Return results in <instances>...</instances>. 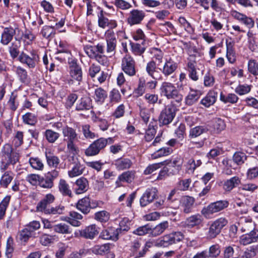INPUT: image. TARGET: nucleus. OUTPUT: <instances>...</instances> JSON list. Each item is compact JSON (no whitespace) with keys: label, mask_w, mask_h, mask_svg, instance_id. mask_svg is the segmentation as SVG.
Listing matches in <instances>:
<instances>
[{"label":"nucleus","mask_w":258,"mask_h":258,"mask_svg":"<svg viewBox=\"0 0 258 258\" xmlns=\"http://www.w3.org/2000/svg\"><path fill=\"white\" fill-rule=\"evenodd\" d=\"M220 99L224 103H230L231 104H234L238 101L239 98L234 93H229L227 95H225L221 93L220 94Z\"/></svg>","instance_id":"09e8293b"},{"label":"nucleus","mask_w":258,"mask_h":258,"mask_svg":"<svg viewBox=\"0 0 258 258\" xmlns=\"http://www.w3.org/2000/svg\"><path fill=\"white\" fill-rule=\"evenodd\" d=\"M19 61L27 64L30 68H34L39 61V57L36 50L32 49L30 50V55L22 52L19 56Z\"/></svg>","instance_id":"9d476101"},{"label":"nucleus","mask_w":258,"mask_h":258,"mask_svg":"<svg viewBox=\"0 0 258 258\" xmlns=\"http://www.w3.org/2000/svg\"><path fill=\"white\" fill-rule=\"evenodd\" d=\"M108 142L111 143L112 139L111 138H108V139L101 138L95 141L85 150L86 155L87 156H92L97 155L100 150L106 147Z\"/></svg>","instance_id":"0eeeda50"},{"label":"nucleus","mask_w":258,"mask_h":258,"mask_svg":"<svg viewBox=\"0 0 258 258\" xmlns=\"http://www.w3.org/2000/svg\"><path fill=\"white\" fill-rule=\"evenodd\" d=\"M247 70L248 72L254 76H257L258 61L253 58L250 59L247 63Z\"/></svg>","instance_id":"5fc2aeb1"},{"label":"nucleus","mask_w":258,"mask_h":258,"mask_svg":"<svg viewBox=\"0 0 258 258\" xmlns=\"http://www.w3.org/2000/svg\"><path fill=\"white\" fill-rule=\"evenodd\" d=\"M177 109L173 104L167 105L160 112L158 120L160 125H165L170 123L176 115Z\"/></svg>","instance_id":"423d86ee"},{"label":"nucleus","mask_w":258,"mask_h":258,"mask_svg":"<svg viewBox=\"0 0 258 258\" xmlns=\"http://www.w3.org/2000/svg\"><path fill=\"white\" fill-rule=\"evenodd\" d=\"M240 223L241 225V230L243 232H248L253 229L255 226L252 219L249 217H241Z\"/></svg>","instance_id":"f704fd0d"},{"label":"nucleus","mask_w":258,"mask_h":258,"mask_svg":"<svg viewBox=\"0 0 258 258\" xmlns=\"http://www.w3.org/2000/svg\"><path fill=\"white\" fill-rule=\"evenodd\" d=\"M200 95L196 90H191L185 98V103L187 105H192L199 99Z\"/></svg>","instance_id":"a18cd8bd"},{"label":"nucleus","mask_w":258,"mask_h":258,"mask_svg":"<svg viewBox=\"0 0 258 258\" xmlns=\"http://www.w3.org/2000/svg\"><path fill=\"white\" fill-rule=\"evenodd\" d=\"M119 230L112 227L103 230L100 233V237L105 240L116 241L118 239Z\"/></svg>","instance_id":"a878e982"},{"label":"nucleus","mask_w":258,"mask_h":258,"mask_svg":"<svg viewBox=\"0 0 258 258\" xmlns=\"http://www.w3.org/2000/svg\"><path fill=\"white\" fill-rule=\"evenodd\" d=\"M62 133L69 152L73 154L78 153L79 149L76 143L79 140L78 134L75 130L68 126H65L62 128Z\"/></svg>","instance_id":"7ed1b4c3"},{"label":"nucleus","mask_w":258,"mask_h":258,"mask_svg":"<svg viewBox=\"0 0 258 258\" xmlns=\"http://www.w3.org/2000/svg\"><path fill=\"white\" fill-rule=\"evenodd\" d=\"M19 154L13 150L12 146L9 144H5L1 151L0 170L5 171L11 169L19 162Z\"/></svg>","instance_id":"f257e3e1"},{"label":"nucleus","mask_w":258,"mask_h":258,"mask_svg":"<svg viewBox=\"0 0 258 258\" xmlns=\"http://www.w3.org/2000/svg\"><path fill=\"white\" fill-rule=\"evenodd\" d=\"M154 110V108L147 109L145 107L140 106V114L144 122L147 123L149 120L151 112Z\"/></svg>","instance_id":"680f3d73"},{"label":"nucleus","mask_w":258,"mask_h":258,"mask_svg":"<svg viewBox=\"0 0 258 258\" xmlns=\"http://www.w3.org/2000/svg\"><path fill=\"white\" fill-rule=\"evenodd\" d=\"M54 196L51 194H48L38 203L36 206L37 211L46 214L49 210L48 206L54 202Z\"/></svg>","instance_id":"aec40b11"},{"label":"nucleus","mask_w":258,"mask_h":258,"mask_svg":"<svg viewBox=\"0 0 258 258\" xmlns=\"http://www.w3.org/2000/svg\"><path fill=\"white\" fill-rule=\"evenodd\" d=\"M76 207L77 209L83 213L87 214L91 209L90 199L88 197H85L79 200Z\"/></svg>","instance_id":"c756f323"},{"label":"nucleus","mask_w":258,"mask_h":258,"mask_svg":"<svg viewBox=\"0 0 258 258\" xmlns=\"http://www.w3.org/2000/svg\"><path fill=\"white\" fill-rule=\"evenodd\" d=\"M146 80L144 77H141L139 79L138 88L135 90V92L138 96H142L145 92Z\"/></svg>","instance_id":"774afa93"},{"label":"nucleus","mask_w":258,"mask_h":258,"mask_svg":"<svg viewBox=\"0 0 258 258\" xmlns=\"http://www.w3.org/2000/svg\"><path fill=\"white\" fill-rule=\"evenodd\" d=\"M151 53L153 56V59L147 63L146 71L152 79L161 80L162 75L160 74L158 68L164 62L163 61L164 53L157 48H153Z\"/></svg>","instance_id":"f03ea898"},{"label":"nucleus","mask_w":258,"mask_h":258,"mask_svg":"<svg viewBox=\"0 0 258 258\" xmlns=\"http://www.w3.org/2000/svg\"><path fill=\"white\" fill-rule=\"evenodd\" d=\"M109 249V244H104L102 245H95L92 248V251L94 254L103 255L108 252Z\"/></svg>","instance_id":"864d4df0"},{"label":"nucleus","mask_w":258,"mask_h":258,"mask_svg":"<svg viewBox=\"0 0 258 258\" xmlns=\"http://www.w3.org/2000/svg\"><path fill=\"white\" fill-rule=\"evenodd\" d=\"M230 14L233 18L244 25L247 28L251 29L254 27V21L251 17H247L236 10H232Z\"/></svg>","instance_id":"dca6fc26"},{"label":"nucleus","mask_w":258,"mask_h":258,"mask_svg":"<svg viewBox=\"0 0 258 258\" xmlns=\"http://www.w3.org/2000/svg\"><path fill=\"white\" fill-rule=\"evenodd\" d=\"M141 245V243L139 241V240H135L132 243V245L131 246V254L135 258H140L141 257H143L144 255H140V253L142 252V250L138 251L140 246Z\"/></svg>","instance_id":"de8ad7c7"},{"label":"nucleus","mask_w":258,"mask_h":258,"mask_svg":"<svg viewBox=\"0 0 258 258\" xmlns=\"http://www.w3.org/2000/svg\"><path fill=\"white\" fill-rule=\"evenodd\" d=\"M195 1L206 10L209 9L210 6L216 12H220L221 10L217 0H195Z\"/></svg>","instance_id":"bb28decb"},{"label":"nucleus","mask_w":258,"mask_h":258,"mask_svg":"<svg viewBox=\"0 0 258 258\" xmlns=\"http://www.w3.org/2000/svg\"><path fill=\"white\" fill-rule=\"evenodd\" d=\"M145 17V13L143 10L133 9L130 11L127 18V22L130 26L141 24Z\"/></svg>","instance_id":"2eb2a0df"},{"label":"nucleus","mask_w":258,"mask_h":258,"mask_svg":"<svg viewBox=\"0 0 258 258\" xmlns=\"http://www.w3.org/2000/svg\"><path fill=\"white\" fill-rule=\"evenodd\" d=\"M23 122L26 124L34 125L37 121V119L35 114L30 112L26 113L22 116Z\"/></svg>","instance_id":"e2e57ef3"},{"label":"nucleus","mask_w":258,"mask_h":258,"mask_svg":"<svg viewBox=\"0 0 258 258\" xmlns=\"http://www.w3.org/2000/svg\"><path fill=\"white\" fill-rule=\"evenodd\" d=\"M53 230L56 233L62 234H70L72 232V229L68 224L61 223L53 226Z\"/></svg>","instance_id":"58836bf2"},{"label":"nucleus","mask_w":258,"mask_h":258,"mask_svg":"<svg viewBox=\"0 0 258 258\" xmlns=\"http://www.w3.org/2000/svg\"><path fill=\"white\" fill-rule=\"evenodd\" d=\"M10 197L7 196L0 203V220L5 218L7 209L9 205Z\"/></svg>","instance_id":"6e6d98bb"},{"label":"nucleus","mask_w":258,"mask_h":258,"mask_svg":"<svg viewBox=\"0 0 258 258\" xmlns=\"http://www.w3.org/2000/svg\"><path fill=\"white\" fill-rule=\"evenodd\" d=\"M58 188L60 193L64 197H72L73 194L69 184L64 179H60L58 183Z\"/></svg>","instance_id":"2f4dec72"},{"label":"nucleus","mask_w":258,"mask_h":258,"mask_svg":"<svg viewBox=\"0 0 258 258\" xmlns=\"http://www.w3.org/2000/svg\"><path fill=\"white\" fill-rule=\"evenodd\" d=\"M19 30V26L16 23H13L9 27H5L1 34V43L4 45H8Z\"/></svg>","instance_id":"1a4fd4ad"},{"label":"nucleus","mask_w":258,"mask_h":258,"mask_svg":"<svg viewBox=\"0 0 258 258\" xmlns=\"http://www.w3.org/2000/svg\"><path fill=\"white\" fill-rule=\"evenodd\" d=\"M252 86L247 84H240L235 89L236 93L240 96L248 94L251 91Z\"/></svg>","instance_id":"13d9d810"},{"label":"nucleus","mask_w":258,"mask_h":258,"mask_svg":"<svg viewBox=\"0 0 258 258\" xmlns=\"http://www.w3.org/2000/svg\"><path fill=\"white\" fill-rule=\"evenodd\" d=\"M169 227V223L164 221L152 228V236L156 237L163 233Z\"/></svg>","instance_id":"a19ab883"},{"label":"nucleus","mask_w":258,"mask_h":258,"mask_svg":"<svg viewBox=\"0 0 258 258\" xmlns=\"http://www.w3.org/2000/svg\"><path fill=\"white\" fill-rule=\"evenodd\" d=\"M38 185L43 188L50 189L53 186L54 183L48 176L45 174L43 177L40 176Z\"/></svg>","instance_id":"603ef678"},{"label":"nucleus","mask_w":258,"mask_h":258,"mask_svg":"<svg viewBox=\"0 0 258 258\" xmlns=\"http://www.w3.org/2000/svg\"><path fill=\"white\" fill-rule=\"evenodd\" d=\"M177 64L174 62L173 59L170 58L166 59L165 61L159 67L158 70L160 74L162 73L165 77H168L172 75L177 69Z\"/></svg>","instance_id":"4468645a"},{"label":"nucleus","mask_w":258,"mask_h":258,"mask_svg":"<svg viewBox=\"0 0 258 258\" xmlns=\"http://www.w3.org/2000/svg\"><path fill=\"white\" fill-rule=\"evenodd\" d=\"M221 253L220 246L219 244H216L211 245L208 252V258H216Z\"/></svg>","instance_id":"052dcab7"},{"label":"nucleus","mask_w":258,"mask_h":258,"mask_svg":"<svg viewBox=\"0 0 258 258\" xmlns=\"http://www.w3.org/2000/svg\"><path fill=\"white\" fill-rule=\"evenodd\" d=\"M203 221L202 216L199 214L192 215L180 223V226L183 227L189 228H193L200 225Z\"/></svg>","instance_id":"393cba45"},{"label":"nucleus","mask_w":258,"mask_h":258,"mask_svg":"<svg viewBox=\"0 0 258 258\" xmlns=\"http://www.w3.org/2000/svg\"><path fill=\"white\" fill-rule=\"evenodd\" d=\"M114 165L118 170H123L131 167L132 162L128 158H121L115 161Z\"/></svg>","instance_id":"e433bc0d"},{"label":"nucleus","mask_w":258,"mask_h":258,"mask_svg":"<svg viewBox=\"0 0 258 258\" xmlns=\"http://www.w3.org/2000/svg\"><path fill=\"white\" fill-rule=\"evenodd\" d=\"M99 233L98 228L95 224H91L84 229L79 231V233H75V235L78 234L82 237L86 239H93Z\"/></svg>","instance_id":"a211bd4d"},{"label":"nucleus","mask_w":258,"mask_h":258,"mask_svg":"<svg viewBox=\"0 0 258 258\" xmlns=\"http://www.w3.org/2000/svg\"><path fill=\"white\" fill-rule=\"evenodd\" d=\"M184 238V235L181 232H174L156 239L155 246L157 247H167L170 245L180 242Z\"/></svg>","instance_id":"20e7f679"},{"label":"nucleus","mask_w":258,"mask_h":258,"mask_svg":"<svg viewBox=\"0 0 258 258\" xmlns=\"http://www.w3.org/2000/svg\"><path fill=\"white\" fill-rule=\"evenodd\" d=\"M25 227L28 229L29 231H32L33 237H37L38 236V233H36V231L40 227V224L39 221H33L27 224Z\"/></svg>","instance_id":"0e129e2a"},{"label":"nucleus","mask_w":258,"mask_h":258,"mask_svg":"<svg viewBox=\"0 0 258 258\" xmlns=\"http://www.w3.org/2000/svg\"><path fill=\"white\" fill-rule=\"evenodd\" d=\"M70 76L71 79L69 81L70 84H73L74 81L80 82L82 80V71L81 67L77 64L76 60L69 61Z\"/></svg>","instance_id":"f8f14e48"},{"label":"nucleus","mask_w":258,"mask_h":258,"mask_svg":"<svg viewBox=\"0 0 258 258\" xmlns=\"http://www.w3.org/2000/svg\"><path fill=\"white\" fill-rule=\"evenodd\" d=\"M46 158L48 165L52 168H57L59 164V158L50 153H46Z\"/></svg>","instance_id":"4d7b16f0"},{"label":"nucleus","mask_w":258,"mask_h":258,"mask_svg":"<svg viewBox=\"0 0 258 258\" xmlns=\"http://www.w3.org/2000/svg\"><path fill=\"white\" fill-rule=\"evenodd\" d=\"M44 136L49 143H54L60 137V134L51 129H47L44 133Z\"/></svg>","instance_id":"c03bdc74"},{"label":"nucleus","mask_w":258,"mask_h":258,"mask_svg":"<svg viewBox=\"0 0 258 258\" xmlns=\"http://www.w3.org/2000/svg\"><path fill=\"white\" fill-rule=\"evenodd\" d=\"M98 26L101 28L105 29L108 27L109 30H110L116 28L117 26L116 21L114 20H109L104 15L102 11L98 14Z\"/></svg>","instance_id":"4be33fe9"},{"label":"nucleus","mask_w":258,"mask_h":258,"mask_svg":"<svg viewBox=\"0 0 258 258\" xmlns=\"http://www.w3.org/2000/svg\"><path fill=\"white\" fill-rule=\"evenodd\" d=\"M182 164L183 159L179 157L168 162L166 166L169 171V175L177 174L182 168Z\"/></svg>","instance_id":"6ab92c4d"},{"label":"nucleus","mask_w":258,"mask_h":258,"mask_svg":"<svg viewBox=\"0 0 258 258\" xmlns=\"http://www.w3.org/2000/svg\"><path fill=\"white\" fill-rule=\"evenodd\" d=\"M110 215L108 212L106 211H101L96 212L95 214V219L101 222H106L109 219Z\"/></svg>","instance_id":"69168bd1"},{"label":"nucleus","mask_w":258,"mask_h":258,"mask_svg":"<svg viewBox=\"0 0 258 258\" xmlns=\"http://www.w3.org/2000/svg\"><path fill=\"white\" fill-rule=\"evenodd\" d=\"M133 233L139 236H144L147 234H150L152 236V227L149 224L140 226L136 229Z\"/></svg>","instance_id":"3c124183"},{"label":"nucleus","mask_w":258,"mask_h":258,"mask_svg":"<svg viewBox=\"0 0 258 258\" xmlns=\"http://www.w3.org/2000/svg\"><path fill=\"white\" fill-rule=\"evenodd\" d=\"M135 64V61L131 56L125 55L122 59L121 69L126 75L132 77L136 74Z\"/></svg>","instance_id":"ddd939ff"},{"label":"nucleus","mask_w":258,"mask_h":258,"mask_svg":"<svg viewBox=\"0 0 258 258\" xmlns=\"http://www.w3.org/2000/svg\"><path fill=\"white\" fill-rule=\"evenodd\" d=\"M0 179V185L4 188H7L14 178V174L11 171H3Z\"/></svg>","instance_id":"c9c22d12"},{"label":"nucleus","mask_w":258,"mask_h":258,"mask_svg":"<svg viewBox=\"0 0 258 258\" xmlns=\"http://www.w3.org/2000/svg\"><path fill=\"white\" fill-rule=\"evenodd\" d=\"M107 97V92L102 88H97L95 90L94 98L97 103H103Z\"/></svg>","instance_id":"79ce46f5"},{"label":"nucleus","mask_w":258,"mask_h":258,"mask_svg":"<svg viewBox=\"0 0 258 258\" xmlns=\"http://www.w3.org/2000/svg\"><path fill=\"white\" fill-rule=\"evenodd\" d=\"M226 57L230 63H234L236 61L234 48L230 42L226 43Z\"/></svg>","instance_id":"49530a36"},{"label":"nucleus","mask_w":258,"mask_h":258,"mask_svg":"<svg viewBox=\"0 0 258 258\" xmlns=\"http://www.w3.org/2000/svg\"><path fill=\"white\" fill-rule=\"evenodd\" d=\"M20 46V42H13L9 48V51L11 57L15 58L18 57L19 54V48Z\"/></svg>","instance_id":"bf43d9fd"},{"label":"nucleus","mask_w":258,"mask_h":258,"mask_svg":"<svg viewBox=\"0 0 258 258\" xmlns=\"http://www.w3.org/2000/svg\"><path fill=\"white\" fill-rule=\"evenodd\" d=\"M217 95V92L214 91L209 92L207 95L201 100V103L206 107H210L215 103Z\"/></svg>","instance_id":"7c9ffc66"},{"label":"nucleus","mask_w":258,"mask_h":258,"mask_svg":"<svg viewBox=\"0 0 258 258\" xmlns=\"http://www.w3.org/2000/svg\"><path fill=\"white\" fill-rule=\"evenodd\" d=\"M84 51L90 58H95L97 55L104 53V48L100 44L96 45H88L84 47Z\"/></svg>","instance_id":"5701e85b"},{"label":"nucleus","mask_w":258,"mask_h":258,"mask_svg":"<svg viewBox=\"0 0 258 258\" xmlns=\"http://www.w3.org/2000/svg\"><path fill=\"white\" fill-rule=\"evenodd\" d=\"M161 94L168 99H173L177 103H180L183 99V96L172 83L163 82L160 87Z\"/></svg>","instance_id":"39448f33"},{"label":"nucleus","mask_w":258,"mask_h":258,"mask_svg":"<svg viewBox=\"0 0 258 258\" xmlns=\"http://www.w3.org/2000/svg\"><path fill=\"white\" fill-rule=\"evenodd\" d=\"M29 163L31 166L36 170H42L43 169V164L38 158H30Z\"/></svg>","instance_id":"338daca9"},{"label":"nucleus","mask_w":258,"mask_h":258,"mask_svg":"<svg viewBox=\"0 0 258 258\" xmlns=\"http://www.w3.org/2000/svg\"><path fill=\"white\" fill-rule=\"evenodd\" d=\"M229 205V203L226 200L218 201L209 204L204 207L201 211V213L206 217L209 218L212 214L220 212Z\"/></svg>","instance_id":"6e6552de"},{"label":"nucleus","mask_w":258,"mask_h":258,"mask_svg":"<svg viewBox=\"0 0 258 258\" xmlns=\"http://www.w3.org/2000/svg\"><path fill=\"white\" fill-rule=\"evenodd\" d=\"M208 129L204 126H197L190 130L189 137L190 139H193L206 133Z\"/></svg>","instance_id":"37998d69"},{"label":"nucleus","mask_w":258,"mask_h":258,"mask_svg":"<svg viewBox=\"0 0 258 258\" xmlns=\"http://www.w3.org/2000/svg\"><path fill=\"white\" fill-rule=\"evenodd\" d=\"M82 219L83 216L81 214L75 211H71L69 213V217L66 221L73 226L79 227L81 225V222L79 220Z\"/></svg>","instance_id":"473e14b6"},{"label":"nucleus","mask_w":258,"mask_h":258,"mask_svg":"<svg viewBox=\"0 0 258 258\" xmlns=\"http://www.w3.org/2000/svg\"><path fill=\"white\" fill-rule=\"evenodd\" d=\"M228 223L227 219L225 218H220L215 220L210 226L207 234V237L209 239L215 238L220 232L222 228Z\"/></svg>","instance_id":"9b49d317"},{"label":"nucleus","mask_w":258,"mask_h":258,"mask_svg":"<svg viewBox=\"0 0 258 258\" xmlns=\"http://www.w3.org/2000/svg\"><path fill=\"white\" fill-rule=\"evenodd\" d=\"M105 36L107 43V52L114 53L117 43L114 32L111 30H108L105 32Z\"/></svg>","instance_id":"412c9836"},{"label":"nucleus","mask_w":258,"mask_h":258,"mask_svg":"<svg viewBox=\"0 0 258 258\" xmlns=\"http://www.w3.org/2000/svg\"><path fill=\"white\" fill-rule=\"evenodd\" d=\"M135 177V171H127L120 174L115 181L116 187L122 186V182L131 183Z\"/></svg>","instance_id":"b1692460"},{"label":"nucleus","mask_w":258,"mask_h":258,"mask_svg":"<svg viewBox=\"0 0 258 258\" xmlns=\"http://www.w3.org/2000/svg\"><path fill=\"white\" fill-rule=\"evenodd\" d=\"M157 189L155 187L148 188L140 199V205L145 207L152 203L157 197Z\"/></svg>","instance_id":"f3484780"},{"label":"nucleus","mask_w":258,"mask_h":258,"mask_svg":"<svg viewBox=\"0 0 258 258\" xmlns=\"http://www.w3.org/2000/svg\"><path fill=\"white\" fill-rule=\"evenodd\" d=\"M84 167L80 163H76L72 169L69 171L68 174L70 177L73 178L82 174L83 172Z\"/></svg>","instance_id":"8fccbe9b"},{"label":"nucleus","mask_w":258,"mask_h":258,"mask_svg":"<svg viewBox=\"0 0 258 258\" xmlns=\"http://www.w3.org/2000/svg\"><path fill=\"white\" fill-rule=\"evenodd\" d=\"M240 183V179L237 176H234L225 181L223 188L225 190L230 191Z\"/></svg>","instance_id":"ea45409f"},{"label":"nucleus","mask_w":258,"mask_h":258,"mask_svg":"<svg viewBox=\"0 0 258 258\" xmlns=\"http://www.w3.org/2000/svg\"><path fill=\"white\" fill-rule=\"evenodd\" d=\"M91 102L89 97H82L77 103L76 109L78 111L89 110L92 107Z\"/></svg>","instance_id":"72a5a7b5"},{"label":"nucleus","mask_w":258,"mask_h":258,"mask_svg":"<svg viewBox=\"0 0 258 258\" xmlns=\"http://www.w3.org/2000/svg\"><path fill=\"white\" fill-rule=\"evenodd\" d=\"M75 192L77 195L85 192L89 188L88 181L83 177L78 178L75 182Z\"/></svg>","instance_id":"cd10ccee"},{"label":"nucleus","mask_w":258,"mask_h":258,"mask_svg":"<svg viewBox=\"0 0 258 258\" xmlns=\"http://www.w3.org/2000/svg\"><path fill=\"white\" fill-rule=\"evenodd\" d=\"M196 62L189 60L187 64V70L189 77L194 81H197L199 79V76L196 70Z\"/></svg>","instance_id":"4c0bfd02"},{"label":"nucleus","mask_w":258,"mask_h":258,"mask_svg":"<svg viewBox=\"0 0 258 258\" xmlns=\"http://www.w3.org/2000/svg\"><path fill=\"white\" fill-rule=\"evenodd\" d=\"M195 200L192 197L184 196L181 199V207L184 213L189 214L192 212Z\"/></svg>","instance_id":"c85d7f7f"}]
</instances>
